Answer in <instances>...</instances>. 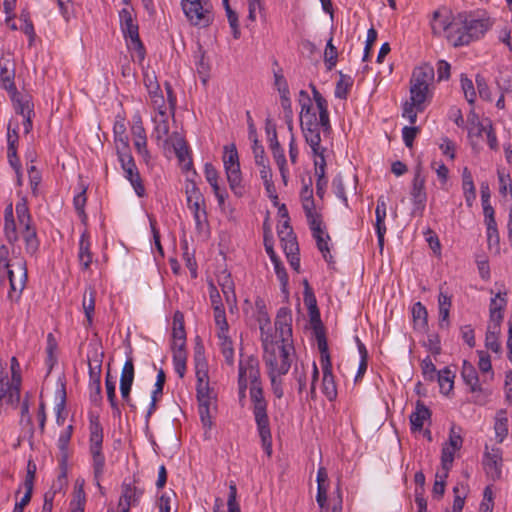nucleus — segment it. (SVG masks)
<instances>
[{
  "mask_svg": "<svg viewBox=\"0 0 512 512\" xmlns=\"http://www.w3.org/2000/svg\"><path fill=\"white\" fill-rule=\"evenodd\" d=\"M323 372L322 391L329 401L337 397V388L332 372V364L321 365Z\"/></svg>",
  "mask_w": 512,
  "mask_h": 512,
  "instance_id": "nucleus-21",
  "label": "nucleus"
},
{
  "mask_svg": "<svg viewBox=\"0 0 512 512\" xmlns=\"http://www.w3.org/2000/svg\"><path fill=\"white\" fill-rule=\"evenodd\" d=\"M248 378L251 384L250 398L253 403V415L256 424L269 421L267 414V402L263 395V389L260 381L259 361L252 360L248 365Z\"/></svg>",
  "mask_w": 512,
  "mask_h": 512,
  "instance_id": "nucleus-3",
  "label": "nucleus"
},
{
  "mask_svg": "<svg viewBox=\"0 0 512 512\" xmlns=\"http://www.w3.org/2000/svg\"><path fill=\"white\" fill-rule=\"evenodd\" d=\"M436 378L438 380L441 393L448 395L453 389L455 374L448 367H445L438 371Z\"/></svg>",
  "mask_w": 512,
  "mask_h": 512,
  "instance_id": "nucleus-36",
  "label": "nucleus"
},
{
  "mask_svg": "<svg viewBox=\"0 0 512 512\" xmlns=\"http://www.w3.org/2000/svg\"><path fill=\"white\" fill-rule=\"evenodd\" d=\"M185 194L187 198V204L197 202L205 203V198L194 180H186Z\"/></svg>",
  "mask_w": 512,
  "mask_h": 512,
  "instance_id": "nucleus-43",
  "label": "nucleus"
},
{
  "mask_svg": "<svg viewBox=\"0 0 512 512\" xmlns=\"http://www.w3.org/2000/svg\"><path fill=\"white\" fill-rule=\"evenodd\" d=\"M337 57V48L333 45V37L331 36L327 41L324 51V62L328 71H331L336 66Z\"/></svg>",
  "mask_w": 512,
  "mask_h": 512,
  "instance_id": "nucleus-47",
  "label": "nucleus"
},
{
  "mask_svg": "<svg viewBox=\"0 0 512 512\" xmlns=\"http://www.w3.org/2000/svg\"><path fill=\"white\" fill-rule=\"evenodd\" d=\"M252 360H258L255 356L251 355L248 356L244 360L239 361V371H238V396H239V402L243 406V401L246 398V390L248 386V365L252 363Z\"/></svg>",
  "mask_w": 512,
  "mask_h": 512,
  "instance_id": "nucleus-17",
  "label": "nucleus"
},
{
  "mask_svg": "<svg viewBox=\"0 0 512 512\" xmlns=\"http://www.w3.org/2000/svg\"><path fill=\"white\" fill-rule=\"evenodd\" d=\"M89 450H102L103 427L98 418L90 420Z\"/></svg>",
  "mask_w": 512,
  "mask_h": 512,
  "instance_id": "nucleus-27",
  "label": "nucleus"
},
{
  "mask_svg": "<svg viewBox=\"0 0 512 512\" xmlns=\"http://www.w3.org/2000/svg\"><path fill=\"white\" fill-rule=\"evenodd\" d=\"M95 365L89 361V399L91 403L100 407L102 404V390H101V360H96Z\"/></svg>",
  "mask_w": 512,
  "mask_h": 512,
  "instance_id": "nucleus-11",
  "label": "nucleus"
},
{
  "mask_svg": "<svg viewBox=\"0 0 512 512\" xmlns=\"http://www.w3.org/2000/svg\"><path fill=\"white\" fill-rule=\"evenodd\" d=\"M78 259L83 270L89 269L92 263V253L90 251V241L85 233L81 235L79 240Z\"/></svg>",
  "mask_w": 512,
  "mask_h": 512,
  "instance_id": "nucleus-33",
  "label": "nucleus"
},
{
  "mask_svg": "<svg viewBox=\"0 0 512 512\" xmlns=\"http://www.w3.org/2000/svg\"><path fill=\"white\" fill-rule=\"evenodd\" d=\"M461 375L464 383L469 386L470 392H484V389L479 383V377L475 367L467 360L463 361Z\"/></svg>",
  "mask_w": 512,
  "mask_h": 512,
  "instance_id": "nucleus-20",
  "label": "nucleus"
},
{
  "mask_svg": "<svg viewBox=\"0 0 512 512\" xmlns=\"http://www.w3.org/2000/svg\"><path fill=\"white\" fill-rule=\"evenodd\" d=\"M386 215V212L383 214V212H379V210L375 211V231L380 251H382L384 248V236L387 231L385 225Z\"/></svg>",
  "mask_w": 512,
  "mask_h": 512,
  "instance_id": "nucleus-46",
  "label": "nucleus"
},
{
  "mask_svg": "<svg viewBox=\"0 0 512 512\" xmlns=\"http://www.w3.org/2000/svg\"><path fill=\"white\" fill-rule=\"evenodd\" d=\"M431 417L430 409L420 400L416 402L415 411L410 415L411 431H421L424 422Z\"/></svg>",
  "mask_w": 512,
  "mask_h": 512,
  "instance_id": "nucleus-19",
  "label": "nucleus"
},
{
  "mask_svg": "<svg viewBox=\"0 0 512 512\" xmlns=\"http://www.w3.org/2000/svg\"><path fill=\"white\" fill-rule=\"evenodd\" d=\"M421 368L426 380L433 381L436 378L438 372L429 356L422 360Z\"/></svg>",
  "mask_w": 512,
  "mask_h": 512,
  "instance_id": "nucleus-64",
  "label": "nucleus"
},
{
  "mask_svg": "<svg viewBox=\"0 0 512 512\" xmlns=\"http://www.w3.org/2000/svg\"><path fill=\"white\" fill-rule=\"evenodd\" d=\"M134 381V363L132 357H128L122 368L120 385L132 386Z\"/></svg>",
  "mask_w": 512,
  "mask_h": 512,
  "instance_id": "nucleus-50",
  "label": "nucleus"
},
{
  "mask_svg": "<svg viewBox=\"0 0 512 512\" xmlns=\"http://www.w3.org/2000/svg\"><path fill=\"white\" fill-rule=\"evenodd\" d=\"M132 134L134 137V146L137 150L138 154L143 157L145 161H148L150 158L149 151L147 149V137L146 131L143 127L142 121L139 118L137 122L132 127Z\"/></svg>",
  "mask_w": 512,
  "mask_h": 512,
  "instance_id": "nucleus-16",
  "label": "nucleus"
},
{
  "mask_svg": "<svg viewBox=\"0 0 512 512\" xmlns=\"http://www.w3.org/2000/svg\"><path fill=\"white\" fill-rule=\"evenodd\" d=\"M255 308H256V320L260 326H268L271 324L270 316L267 312L265 302L262 298H257L255 300Z\"/></svg>",
  "mask_w": 512,
  "mask_h": 512,
  "instance_id": "nucleus-51",
  "label": "nucleus"
},
{
  "mask_svg": "<svg viewBox=\"0 0 512 512\" xmlns=\"http://www.w3.org/2000/svg\"><path fill=\"white\" fill-rule=\"evenodd\" d=\"M86 202V187L81 185L80 191L73 198V205L82 222L87 220V214L85 212Z\"/></svg>",
  "mask_w": 512,
  "mask_h": 512,
  "instance_id": "nucleus-44",
  "label": "nucleus"
},
{
  "mask_svg": "<svg viewBox=\"0 0 512 512\" xmlns=\"http://www.w3.org/2000/svg\"><path fill=\"white\" fill-rule=\"evenodd\" d=\"M492 326H489V329L488 331L486 332V336H485V346L495 352V353H498L501 349V345H500V342L498 341V333H499V329H493L491 330Z\"/></svg>",
  "mask_w": 512,
  "mask_h": 512,
  "instance_id": "nucleus-54",
  "label": "nucleus"
},
{
  "mask_svg": "<svg viewBox=\"0 0 512 512\" xmlns=\"http://www.w3.org/2000/svg\"><path fill=\"white\" fill-rule=\"evenodd\" d=\"M90 453L92 456V467H93L94 479L97 481V486L99 488H101L99 480L104 474L105 456H104L102 450H92V451H90Z\"/></svg>",
  "mask_w": 512,
  "mask_h": 512,
  "instance_id": "nucleus-38",
  "label": "nucleus"
},
{
  "mask_svg": "<svg viewBox=\"0 0 512 512\" xmlns=\"http://www.w3.org/2000/svg\"><path fill=\"white\" fill-rule=\"evenodd\" d=\"M145 85L148 89V93L150 95L153 105L158 109L163 108L165 106V101L160 90L159 84L156 81H153L152 79L146 77Z\"/></svg>",
  "mask_w": 512,
  "mask_h": 512,
  "instance_id": "nucleus-39",
  "label": "nucleus"
},
{
  "mask_svg": "<svg viewBox=\"0 0 512 512\" xmlns=\"http://www.w3.org/2000/svg\"><path fill=\"white\" fill-rule=\"evenodd\" d=\"M339 80L336 83L335 97L339 99H347L349 91L353 86L354 80L351 76L339 72Z\"/></svg>",
  "mask_w": 512,
  "mask_h": 512,
  "instance_id": "nucleus-41",
  "label": "nucleus"
},
{
  "mask_svg": "<svg viewBox=\"0 0 512 512\" xmlns=\"http://www.w3.org/2000/svg\"><path fill=\"white\" fill-rule=\"evenodd\" d=\"M275 330L279 334L281 344H292V316L287 307H281L276 315Z\"/></svg>",
  "mask_w": 512,
  "mask_h": 512,
  "instance_id": "nucleus-12",
  "label": "nucleus"
},
{
  "mask_svg": "<svg viewBox=\"0 0 512 512\" xmlns=\"http://www.w3.org/2000/svg\"><path fill=\"white\" fill-rule=\"evenodd\" d=\"M214 321L217 331L229 330V324L226 319L225 308L223 306L213 307Z\"/></svg>",
  "mask_w": 512,
  "mask_h": 512,
  "instance_id": "nucleus-58",
  "label": "nucleus"
},
{
  "mask_svg": "<svg viewBox=\"0 0 512 512\" xmlns=\"http://www.w3.org/2000/svg\"><path fill=\"white\" fill-rule=\"evenodd\" d=\"M12 101L16 113L22 116L34 115L33 103L28 96H22L16 92L12 94Z\"/></svg>",
  "mask_w": 512,
  "mask_h": 512,
  "instance_id": "nucleus-34",
  "label": "nucleus"
},
{
  "mask_svg": "<svg viewBox=\"0 0 512 512\" xmlns=\"http://www.w3.org/2000/svg\"><path fill=\"white\" fill-rule=\"evenodd\" d=\"M305 215L308 220L313 236L325 234L324 230L321 227L322 220L320 218V215L315 211V209L311 210V214L305 213Z\"/></svg>",
  "mask_w": 512,
  "mask_h": 512,
  "instance_id": "nucleus-56",
  "label": "nucleus"
},
{
  "mask_svg": "<svg viewBox=\"0 0 512 512\" xmlns=\"http://www.w3.org/2000/svg\"><path fill=\"white\" fill-rule=\"evenodd\" d=\"M259 329L263 351L278 347L277 344L280 342L279 334L275 328L273 329L271 327V324L268 326H260Z\"/></svg>",
  "mask_w": 512,
  "mask_h": 512,
  "instance_id": "nucleus-32",
  "label": "nucleus"
},
{
  "mask_svg": "<svg viewBox=\"0 0 512 512\" xmlns=\"http://www.w3.org/2000/svg\"><path fill=\"white\" fill-rule=\"evenodd\" d=\"M487 228V241L490 248L495 246L496 250H499V232L496 221L485 223Z\"/></svg>",
  "mask_w": 512,
  "mask_h": 512,
  "instance_id": "nucleus-57",
  "label": "nucleus"
},
{
  "mask_svg": "<svg viewBox=\"0 0 512 512\" xmlns=\"http://www.w3.org/2000/svg\"><path fill=\"white\" fill-rule=\"evenodd\" d=\"M501 455L498 453H485L483 464L485 466L486 473L492 479H499L501 477Z\"/></svg>",
  "mask_w": 512,
  "mask_h": 512,
  "instance_id": "nucleus-25",
  "label": "nucleus"
},
{
  "mask_svg": "<svg viewBox=\"0 0 512 512\" xmlns=\"http://www.w3.org/2000/svg\"><path fill=\"white\" fill-rule=\"evenodd\" d=\"M229 330L217 331V337L219 339V347L221 353L225 359V362L229 366L234 365V347L233 341L228 335Z\"/></svg>",
  "mask_w": 512,
  "mask_h": 512,
  "instance_id": "nucleus-22",
  "label": "nucleus"
},
{
  "mask_svg": "<svg viewBox=\"0 0 512 512\" xmlns=\"http://www.w3.org/2000/svg\"><path fill=\"white\" fill-rule=\"evenodd\" d=\"M155 127L152 136L158 141L164 139L169 133V122L165 106L158 109V117L154 119Z\"/></svg>",
  "mask_w": 512,
  "mask_h": 512,
  "instance_id": "nucleus-28",
  "label": "nucleus"
},
{
  "mask_svg": "<svg viewBox=\"0 0 512 512\" xmlns=\"http://www.w3.org/2000/svg\"><path fill=\"white\" fill-rule=\"evenodd\" d=\"M324 151L325 148L321 146L320 152L318 154H313L316 159L314 160V166H315V176L318 178H326L325 177V168H326V161L324 157Z\"/></svg>",
  "mask_w": 512,
  "mask_h": 512,
  "instance_id": "nucleus-62",
  "label": "nucleus"
},
{
  "mask_svg": "<svg viewBox=\"0 0 512 512\" xmlns=\"http://www.w3.org/2000/svg\"><path fill=\"white\" fill-rule=\"evenodd\" d=\"M175 153L180 162H185L188 158V162L184 165L186 170H190L192 168V160L189 158V150L184 141H180L175 146Z\"/></svg>",
  "mask_w": 512,
  "mask_h": 512,
  "instance_id": "nucleus-60",
  "label": "nucleus"
},
{
  "mask_svg": "<svg viewBox=\"0 0 512 512\" xmlns=\"http://www.w3.org/2000/svg\"><path fill=\"white\" fill-rule=\"evenodd\" d=\"M122 493L119 500L120 512H129L131 507L137 506L144 494V490L135 485L134 482L122 483Z\"/></svg>",
  "mask_w": 512,
  "mask_h": 512,
  "instance_id": "nucleus-13",
  "label": "nucleus"
},
{
  "mask_svg": "<svg viewBox=\"0 0 512 512\" xmlns=\"http://www.w3.org/2000/svg\"><path fill=\"white\" fill-rule=\"evenodd\" d=\"M426 178L422 174L421 166H417L414 172L411 188V200L413 203V213L422 215L426 206L427 193L425 191Z\"/></svg>",
  "mask_w": 512,
  "mask_h": 512,
  "instance_id": "nucleus-9",
  "label": "nucleus"
},
{
  "mask_svg": "<svg viewBox=\"0 0 512 512\" xmlns=\"http://www.w3.org/2000/svg\"><path fill=\"white\" fill-rule=\"evenodd\" d=\"M292 345L281 344L278 347L263 351V360L268 375H286L291 367Z\"/></svg>",
  "mask_w": 512,
  "mask_h": 512,
  "instance_id": "nucleus-7",
  "label": "nucleus"
},
{
  "mask_svg": "<svg viewBox=\"0 0 512 512\" xmlns=\"http://www.w3.org/2000/svg\"><path fill=\"white\" fill-rule=\"evenodd\" d=\"M223 163L227 175L230 189L237 196H242L243 187L241 185V170L238 158V152L234 144L225 147Z\"/></svg>",
  "mask_w": 512,
  "mask_h": 512,
  "instance_id": "nucleus-8",
  "label": "nucleus"
},
{
  "mask_svg": "<svg viewBox=\"0 0 512 512\" xmlns=\"http://www.w3.org/2000/svg\"><path fill=\"white\" fill-rule=\"evenodd\" d=\"M227 506L228 512H241L240 505L237 502V487L234 482H230L229 484Z\"/></svg>",
  "mask_w": 512,
  "mask_h": 512,
  "instance_id": "nucleus-63",
  "label": "nucleus"
},
{
  "mask_svg": "<svg viewBox=\"0 0 512 512\" xmlns=\"http://www.w3.org/2000/svg\"><path fill=\"white\" fill-rule=\"evenodd\" d=\"M332 186L334 189L335 195L342 200L343 204L348 207V198L346 196L345 186L343 183V178L341 175H337L334 177L332 181Z\"/></svg>",
  "mask_w": 512,
  "mask_h": 512,
  "instance_id": "nucleus-61",
  "label": "nucleus"
},
{
  "mask_svg": "<svg viewBox=\"0 0 512 512\" xmlns=\"http://www.w3.org/2000/svg\"><path fill=\"white\" fill-rule=\"evenodd\" d=\"M313 237L315 238L317 248L322 253L325 261H327L328 263H331L332 255L330 254V249H329L328 243H327V241L330 240V236L327 233H325V234L315 235Z\"/></svg>",
  "mask_w": 512,
  "mask_h": 512,
  "instance_id": "nucleus-53",
  "label": "nucleus"
},
{
  "mask_svg": "<svg viewBox=\"0 0 512 512\" xmlns=\"http://www.w3.org/2000/svg\"><path fill=\"white\" fill-rule=\"evenodd\" d=\"M97 292L94 287H86L83 293L82 308L86 317L85 327H91L93 324L95 303Z\"/></svg>",
  "mask_w": 512,
  "mask_h": 512,
  "instance_id": "nucleus-18",
  "label": "nucleus"
},
{
  "mask_svg": "<svg viewBox=\"0 0 512 512\" xmlns=\"http://www.w3.org/2000/svg\"><path fill=\"white\" fill-rule=\"evenodd\" d=\"M494 430L498 443H502L508 435L507 410L500 409L495 415Z\"/></svg>",
  "mask_w": 512,
  "mask_h": 512,
  "instance_id": "nucleus-30",
  "label": "nucleus"
},
{
  "mask_svg": "<svg viewBox=\"0 0 512 512\" xmlns=\"http://www.w3.org/2000/svg\"><path fill=\"white\" fill-rule=\"evenodd\" d=\"M292 377L297 383L298 393L299 394L303 393V391L306 388V382H307V371H306L303 363L301 365H297V364L295 365L293 372H292Z\"/></svg>",
  "mask_w": 512,
  "mask_h": 512,
  "instance_id": "nucleus-52",
  "label": "nucleus"
},
{
  "mask_svg": "<svg viewBox=\"0 0 512 512\" xmlns=\"http://www.w3.org/2000/svg\"><path fill=\"white\" fill-rule=\"evenodd\" d=\"M454 23V15L449 17H443L441 10L433 12V21L431 24L434 33H440L441 31L446 32V37L449 40V35L452 32V26Z\"/></svg>",
  "mask_w": 512,
  "mask_h": 512,
  "instance_id": "nucleus-23",
  "label": "nucleus"
},
{
  "mask_svg": "<svg viewBox=\"0 0 512 512\" xmlns=\"http://www.w3.org/2000/svg\"><path fill=\"white\" fill-rule=\"evenodd\" d=\"M425 109L424 103H418L414 99H410V101H406L403 104L402 116L406 118L410 124H415L417 121V113L423 112Z\"/></svg>",
  "mask_w": 512,
  "mask_h": 512,
  "instance_id": "nucleus-37",
  "label": "nucleus"
},
{
  "mask_svg": "<svg viewBox=\"0 0 512 512\" xmlns=\"http://www.w3.org/2000/svg\"><path fill=\"white\" fill-rule=\"evenodd\" d=\"M412 317L416 323L421 326L427 325L428 312L426 307L421 302H416L412 306Z\"/></svg>",
  "mask_w": 512,
  "mask_h": 512,
  "instance_id": "nucleus-55",
  "label": "nucleus"
},
{
  "mask_svg": "<svg viewBox=\"0 0 512 512\" xmlns=\"http://www.w3.org/2000/svg\"><path fill=\"white\" fill-rule=\"evenodd\" d=\"M493 26V21L486 14H475L472 12H459L454 15L452 32L449 35V42L454 47L467 46L471 42L484 37L486 32Z\"/></svg>",
  "mask_w": 512,
  "mask_h": 512,
  "instance_id": "nucleus-1",
  "label": "nucleus"
},
{
  "mask_svg": "<svg viewBox=\"0 0 512 512\" xmlns=\"http://www.w3.org/2000/svg\"><path fill=\"white\" fill-rule=\"evenodd\" d=\"M507 293H501L498 292L495 297H493L490 301V322L492 323L493 329L500 328V324L503 320V311L507 305V299H506Z\"/></svg>",
  "mask_w": 512,
  "mask_h": 512,
  "instance_id": "nucleus-15",
  "label": "nucleus"
},
{
  "mask_svg": "<svg viewBox=\"0 0 512 512\" xmlns=\"http://www.w3.org/2000/svg\"><path fill=\"white\" fill-rule=\"evenodd\" d=\"M435 71L433 66L423 64L413 70L410 79V99L416 100L418 103H425L429 86L433 82Z\"/></svg>",
  "mask_w": 512,
  "mask_h": 512,
  "instance_id": "nucleus-6",
  "label": "nucleus"
},
{
  "mask_svg": "<svg viewBox=\"0 0 512 512\" xmlns=\"http://www.w3.org/2000/svg\"><path fill=\"white\" fill-rule=\"evenodd\" d=\"M482 133L486 134L487 143L490 149L497 150L499 147L498 140L490 121H488L487 124L478 123V134L482 135Z\"/></svg>",
  "mask_w": 512,
  "mask_h": 512,
  "instance_id": "nucleus-49",
  "label": "nucleus"
},
{
  "mask_svg": "<svg viewBox=\"0 0 512 512\" xmlns=\"http://www.w3.org/2000/svg\"><path fill=\"white\" fill-rule=\"evenodd\" d=\"M461 88L468 103L473 104L475 102L476 92L472 80L462 75Z\"/></svg>",
  "mask_w": 512,
  "mask_h": 512,
  "instance_id": "nucleus-59",
  "label": "nucleus"
},
{
  "mask_svg": "<svg viewBox=\"0 0 512 512\" xmlns=\"http://www.w3.org/2000/svg\"><path fill=\"white\" fill-rule=\"evenodd\" d=\"M300 96L305 97V103H302V110L300 111L301 130L313 154H318L321 148L318 118L316 112L313 110L312 101L307 91L301 90Z\"/></svg>",
  "mask_w": 512,
  "mask_h": 512,
  "instance_id": "nucleus-2",
  "label": "nucleus"
},
{
  "mask_svg": "<svg viewBox=\"0 0 512 512\" xmlns=\"http://www.w3.org/2000/svg\"><path fill=\"white\" fill-rule=\"evenodd\" d=\"M21 235L25 244L26 253L31 256L36 255L40 246L36 228L21 230Z\"/></svg>",
  "mask_w": 512,
  "mask_h": 512,
  "instance_id": "nucleus-35",
  "label": "nucleus"
},
{
  "mask_svg": "<svg viewBox=\"0 0 512 512\" xmlns=\"http://www.w3.org/2000/svg\"><path fill=\"white\" fill-rule=\"evenodd\" d=\"M462 187L466 204L471 207L476 199V189L472 174L467 167L462 172Z\"/></svg>",
  "mask_w": 512,
  "mask_h": 512,
  "instance_id": "nucleus-29",
  "label": "nucleus"
},
{
  "mask_svg": "<svg viewBox=\"0 0 512 512\" xmlns=\"http://www.w3.org/2000/svg\"><path fill=\"white\" fill-rule=\"evenodd\" d=\"M258 434L260 436L262 446L268 456L272 454V435L270 429V421L256 424Z\"/></svg>",
  "mask_w": 512,
  "mask_h": 512,
  "instance_id": "nucleus-40",
  "label": "nucleus"
},
{
  "mask_svg": "<svg viewBox=\"0 0 512 512\" xmlns=\"http://www.w3.org/2000/svg\"><path fill=\"white\" fill-rule=\"evenodd\" d=\"M120 28L123 36L128 43V47L136 53L139 62H142L146 56L145 47L139 36V26L135 21L132 10L123 8L119 11Z\"/></svg>",
  "mask_w": 512,
  "mask_h": 512,
  "instance_id": "nucleus-5",
  "label": "nucleus"
},
{
  "mask_svg": "<svg viewBox=\"0 0 512 512\" xmlns=\"http://www.w3.org/2000/svg\"><path fill=\"white\" fill-rule=\"evenodd\" d=\"M119 162L124 171V177L130 182L136 195L140 198L144 197L146 190L132 155L122 154Z\"/></svg>",
  "mask_w": 512,
  "mask_h": 512,
  "instance_id": "nucleus-10",
  "label": "nucleus"
},
{
  "mask_svg": "<svg viewBox=\"0 0 512 512\" xmlns=\"http://www.w3.org/2000/svg\"><path fill=\"white\" fill-rule=\"evenodd\" d=\"M193 58L196 70L202 78V81L205 83L209 76L210 64L208 59H206L205 50L203 49L202 45H197V48L193 53Z\"/></svg>",
  "mask_w": 512,
  "mask_h": 512,
  "instance_id": "nucleus-26",
  "label": "nucleus"
},
{
  "mask_svg": "<svg viewBox=\"0 0 512 512\" xmlns=\"http://www.w3.org/2000/svg\"><path fill=\"white\" fill-rule=\"evenodd\" d=\"M181 7L188 22L193 26L206 28L214 21L211 0H181Z\"/></svg>",
  "mask_w": 512,
  "mask_h": 512,
  "instance_id": "nucleus-4",
  "label": "nucleus"
},
{
  "mask_svg": "<svg viewBox=\"0 0 512 512\" xmlns=\"http://www.w3.org/2000/svg\"><path fill=\"white\" fill-rule=\"evenodd\" d=\"M172 340H186L184 315L180 311L173 315Z\"/></svg>",
  "mask_w": 512,
  "mask_h": 512,
  "instance_id": "nucleus-45",
  "label": "nucleus"
},
{
  "mask_svg": "<svg viewBox=\"0 0 512 512\" xmlns=\"http://www.w3.org/2000/svg\"><path fill=\"white\" fill-rule=\"evenodd\" d=\"M46 344H47L46 345V354H47L46 365L49 367V370H51L53 368V366L55 365V363L57 362V357L55 355V352L58 347L56 338L54 337V335L52 333H49L47 335Z\"/></svg>",
  "mask_w": 512,
  "mask_h": 512,
  "instance_id": "nucleus-48",
  "label": "nucleus"
},
{
  "mask_svg": "<svg viewBox=\"0 0 512 512\" xmlns=\"http://www.w3.org/2000/svg\"><path fill=\"white\" fill-rule=\"evenodd\" d=\"M4 234L7 241L14 244L18 241L17 226L14 220L12 204L8 205L4 211Z\"/></svg>",
  "mask_w": 512,
  "mask_h": 512,
  "instance_id": "nucleus-24",
  "label": "nucleus"
},
{
  "mask_svg": "<svg viewBox=\"0 0 512 512\" xmlns=\"http://www.w3.org/2000/svg\"><path fill=\"white\" fill-rule=\"evenodd\" d=\"M18 224L21 230L34 229L35 227L32 225V217L29 212V208L27 205L26 199L22 198L16 204L15 207Z\"/></svg>",
  "mask_w": 512,
  "mask_h": 512,
  "instance_id": "nucleus-31",
  "label": "nucleus"
},
{
  "mask_svg": "<svg viewBox=\"0 0 512 512\" xmlns=\"http://www.w3.org/2000/svg\"><path fill=\"white\" fill-rule=\"evenodd\" d=\"M14 266H17L19 272H20V279L19 281H16L14 277V271L10 269V267L6 270L5 273H1L0 278L7 275L9 282H10V291H9V297L12 298L13 292H18V296L22 293L23 289L26 286V282L28 279V272H27V264L26 261L21 259L19 260Z\"/></svg>",
  "mask_w": 512,
  "mask_h": 512,
  "instance_id": "nucleus-14",
  "label": "nucleus"
},
{
  "mask_svg": "<svg viewBox=\"0 0 512 512\" xmlns=\"http://www.w3.org/2000/svg\"><path fill=\"white\" fill-rule=\"evenodd\" d=\"M300 197L302 200V207L305 213L311 214L314 210L315 203L313 199L312 179L309 178L308 183H305L301 189Z\"/></svg>",
  "mask_w": 512,
  "mask_h": 512,
  "instance_id": "nucleus-42",
  "label": "nucleus"
}]
</instances>
